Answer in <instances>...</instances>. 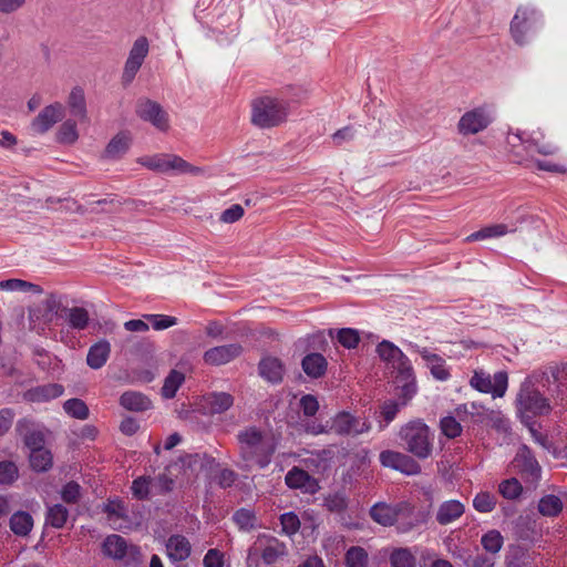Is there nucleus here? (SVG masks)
I'll return each mask as SVG.
<instances>
[{"mask_svg":"<svg viewBox=\"0 0 567 567\" xmlns=\"http://www.w3.org/2000/svg\"><path fill=\"white\" fill-rule=\"evenodd\" d=\"M177 297H184L189 299H195L199 301H208L212 298V295L203 289H186L176 291L173 293Z\"/></svg>","mask_w":567,"mask_h":567,"instance_id":"obj_62","label":"nucleus"},{"mask_svg":"<svg viewBox=\"0 0 567 567\" xmlns=\"http://www.w3.org/2000/svg\"><path fill=\"white\" fill-rule=\"evenodd\" d=\"M78 138L76 123L71 120L63 122L56 132V141L60 144L71 145L74 144Z\"/></svg>","mask_w":567,"mask_h":567,"instance_id":"obj_36","label":"nucleus"},{"mask_svg":"<svg viewBox=\"0 0 567 567\" xmlns=\"http://www.w3.org/2000/svg\"><path fill=\"white\" fill-rule=\"evenodd\" d=\"M176 162H177V164H176L175 172L178 174H189L193 176H200L205 173V169L203 167L195 166V165L188 163L187 161H185L184 158H182L181 156H178Z\"/></svg>","mask_w":567,"mask_h":567,"instance_id":"obj_56","label":"nucleus"},{"mask_svg":"<svg viewBox=\"0 0 567 567\" xmlns=\"http://www.w3.org/2000/svg\"><path fill=\"white\" fill-rule=\"evenodd\" d=\"M492 121L489 110L486 106H478L465 112L461 116L457 123V131L464 136L474 135L487 128Z\"/></svg>","mask_w":567,"mask_h":567,"instance_id":"obj_5","label":"nucleus"},{"mask_svg":"<svg viewBox=\"0 0 567 567\" xmlns=\"http://www.w3.org/2000/svg\"><path fill=\"white\" fill-rule=\"evenodd\" d=\"M496 497L488 492L478 493L474 501L473 506L481 513H489L495 508Z\"/></svg>","mask_w":567,"mask_h":567,"instance_id":"obj_42","label":"nucleus"},{"mask_svg":"<svg viewBox=\"0 0 567 567\" xmlns=\"http://www.w3.org/2000/svg\"><path fill=\"white\" fill-rule=\"evenodd\" d=\"M64 116L61 103H53L45 106L32 121L31 130L37 134L47 133L55 123Z\"/></svg>","mask_w":567,"mask_h":567,"instance_id":"obj_12","label":"nucleus"},{"mask_svg":"<svg viewBox=\"0 0 567 567\" xmlns=\"http://www.w3.org/2000/svg\"><path fill=\"white\" fill-rule=\"evenodd\" d=\"M442 433L449 439H455L462 433V425L454 416H445L440 422Z\"/></svg>","mask_w":567,"mask_h":567,"instance_id":"obj_46","label":"nucleus"},{"mask_svg":"<svg viewBox=\"0 0 567 567\" xmlns=\"http://www.w3.org/2000/svg\"><path fill=\"white\" fill-rule=\"evenodd\" d=\"M80 485L71 481L62 489V499L66 503L75 504L80 498Z\"/></svg>","mask_w":567,"mask_h":567,"instance_id":"obj_57","label":"nucleus"},{"mask_svg":"<svg viewBox=\"0 0 567 567\" xmlns=\"http://www.w3.org/2000/svg\"><path fill=\"white\" fill-rule=\"evenodd\" d=\"M288 103L270 95L258 96L251 102V123L259 128H270L284 123Z\"/></svg>","mask_w":567,"mask_h":567,"instance_id":"obj_1","label":"nucleus"},{"mask_svg":"<svg viewBox=\"0 0 567 567\" xmlns=\"http://www.w3.org/2000/svg\"><path fill=\"white\" fill-rule=\"evenodd\" d=\"M184 373L177 370H171L168 375L164 380L161 393L165 399H173L176 395L177 390L184 383Z\"/></svg>","mask_w":567,"mask_h":567,"instance_id":"obj_32","label":"nucleus"},{"mask_svg":"<svg viewBox=\"0 0 567 567\" xmlns=\"http://www.w3.org/2000/svg\"><path fill=\"white\" fill-rule=\"evenodd\" d=\"M515 464L519 467L522 474L537 480L540 475V466L527 445H523L515 457Z\"/></svg>","mask_w":567,"mask_h":567,"instance_id":"obj_15","label":"nucleus"},{"mask_svg":"<svg viewBox=\"0 0 567 567\" xmlns=\"http://www.w3.org/2000/svg\"><path fill=\"white\" fill-rule=\"evenodd\" d=\"M380 462L383 466L400 471L406 475H415L421 472L420 464L410 455L394 451H383L380 454Z\"/></svg>","mask_w":567,"mask_h":567,"instance_id":"obj_10","label":"nucleus"},{"mask_svg":"<svg viewBox=\"0 0 567 567\" xmlns=\"http://www.w3.org/2000/svg\"><path fill=\"white\" fill-rule=\"evenodd\" d=\"M16 432L22 437L23 444L30 452L44 447L45 435L35 427L32 421L28 419L19 420L16 425Z\"/></svg>","mask_w":567,"mask_h":567,"instance_id":"obj_13","label":"nucleus"},{"mask_svg":"<svg viewBox=\"0 0 567 567\" xmlns=\"http://www.w3.org/2000/svg\"><path fill=\"white\" fill-rule=\"evenodd\" d=\"M30 466L34 472H48L53 465V455L50 450L42 447L30 452Z\"/></svg>","mask_w":567,"mask_h":567,"instance_id":"obj_27","label":"nucleus"},{"mask_svg":"<svg viewBox=\"0 0 567 567\" xmlns=\"http://www.w3.org/2000/svg\"><path fill=\"white\" fill-rule=\"evenodd\" d=\"M120 404L128 411L144 412L152 408L148 396L136 391H126L120 398Z\"/></svg>","mask_w":567,"mask_h":567,"instance_id":"obj_21","label":"nucleus"},{"mask_svg":"<svg viewBox=\"0 0 567 567\" xmlns=\"http://www.w3.org/2000/svg\"><path fill=\"white\" fill-rule=\"evenodd\" d=\"M286 554V546L282 543H277L276 546L269 545L267 546L261 554V558L265 564L271 565L277 561V559Z\"/></svg>","mask_w":567,"mask_h":567,"instance_id":"obj_50","label":"nucleus"},{"mask_svg":"<svg viewBox=\"0 0 567 567\" xmlns=\"http://www.w3.org/2000/svg\"><path fill=\"white\" fill-rule=\"evenodd\" d=\"M331 138L336 146H341L344 142H349L354 138V128L350 125L344 126L333 133Z\"/></svg>","mask_w":567,"mask_h":567,"instance_id":"obj_59","label":"nucleus"},{"mask_svg":"<svg viewBox=\"0 0 567 567\" xmlns=\"http://www.w3.org/2000/svg\"><path fill=\"white\" fill-rule=\"evenodd\" d=\"M205 567H224L223 554L215 548L209 549L204 557Z\"/></svg>","mask_w":567,"mask_h":567,"instance_id":"obj_64","label":"nucleus"},{"mask_svg":"<svg viewBox=\"0 0 567 567\" xmlns=\"http://www.w3.org/2000/svg\"><path fill=\"white\" fill-rule=\"evenodd\" d=\"M234 519L240 528L250 529L255 526L256 517L252 512L241 508L235 513Z\"/></svg>","mask_w":567,"mask_h":567,"instance_id":"obj_53","label":"nucleus"},{"mask_svg":"<svg viewBox=\"0 0 567 567\" xmlns=\"http://www.w3.org/2000/svg\"><path fill=\"white\" fill-rule=\"evenodd\" d=\"M111 352V346L110 342L106 340H101L93 344L87 353L86 357V363L92 369H100L102 368L105 362L107 361V358Z\"/></svg>","mask_w":567,"mask_h":567,"instance_id":"obj_23","label":"nucleus"},{"mask_svg":"<svg viewBox=\"0 0 567 567\" xmlns=\"http://www.w3.org/2000/svg\"><path fill=\"white\" fill-rule=\"evenodd\" d=\"M330 338H337L339 343L347 349H353L360 342V334L355 329L342 328L339 330L330 329L328 331Z\"/></svg>","mask_w":567,"mask_h":567,"instance_id":"obj_31","label":"nucleus"},{"mask_svg":"<svg viewBox=\"0 0 567 567\" xmlns=\"http://www.w3.org/2000/svg\"><path fill=\"white\" fill-rule=\"evenodd\" d=\"M145 318L153 320V327L155 330H162L176 324V318L161 315H150Z\"/></svg>","mask_w":567,"mask_h":567,"instance_id":"obj_63","label":"nucleus"},{"mask_svg":"<svg viewBox=\"0 0 567 567\" xmlns=\"http://www.w3.org/2000/svg\"><path fill=\"white\" fill-rule=\"evenodd\" d=\"M33 526V519L27 512H17L10 518V528L18 536H27Z\"/></svg>","mask_w":567,"mask_h":567,"instance_id":"obj_30","label":"nucleus"},{"mask_svg":"<svg viewBox=\"0 0 567 567\" xmlns=\"http://www.w3.org/2000/svg\"><path fill=\"white\" fill-rule=\"evenodd\" d=\"M395 382L398 383V388H401V405H405L416 390L412 368H404L401 371V378H395Z\"/></svg>","mask_w":567,"mask_h":567,"instance_id":"obj_29","label":"nucleus"},{"mask_svg":"<svg viewBox=\"0 0 567 567\" xmlns=\"http://www.w3.org/2000/svg\"><path fill=\"white\" fill-rule=\"evenodd\" d=\"M390 560L392 567H415L414 556L405 548L395 549Z\"/></svg>","mask_w":567,"mask_h":567,"instance_id":"obj_41","label":"nucleus"},{"mask_svg":"<svg viewBox=\"0 0 567 567\" xmlns=\"http://www.w3.org/2000/svg\"><path fill=\"white\" fill-rule=\"evenodd\" d=\"M286 483L291 488H305L308 492H315L316 480L306 471L297 467L288 472Z\"/></svg>","mask_w":567,"mask_h":567,"instance_id":"obj_25","label":"nucleus"},{"mask_svg":"<svg viewBox=\"0 0 567 567\" xmlns=\"http://www.w3.org/2000/svg\"><path fill=\"white\" fill-rule=\"evenodd\" d=\"M244 213L245 210L241 205L234 204L221 213L219 220L225 224H233L238 221L244 216Z\"/></svg>","mask_w":567,"mask_h":567,"instance_id":"obj_52","label":"nucleus"},{"mask_svg":"<svg viewBox=\"0 0 567 567\" xmlns=\"http://www.w3.org/2000/svg\"><path fill=\"white\" fill-rule=\"evenodd\" d=\"M464 513V505L458 501L444 502L436 514V519L440 524L446 525L452 520L461 517Z\"/></svg>","mask_w":567,"mask_h":567,"instance_id":"obj_26","label":"nucleus"},{"mask_svg":"<svg viewBox=\"0 0 567 567\" xmlns=\"http://www.w3.org/2000/svg\"><path fill=\"white\" fill-rule=\"evenodd\" d=\"M178 156L175 154H157L140 158V163L146 168L157 173H168L176 169Z\"/></svg>","mask_w":567,"mask_h":567,"instance_id":"obj_16","label":"nucleus"},{"mask_svg":"<svg viewBox=\"0 0 567 567\" xmlns=\"http://www.w3.org/2000/svg\"><path fill=\"white\" fill-rule=\"evenodd\" d=\"M18 478V467L13 462H0V484H12Z\"/></svg>","mask_w":567,"mask_h":567,"instance_id":"obj_48","label":"nucleus"},{"mask_svg":"<svg viewBox=\"0 0 567 567\" xmlns=\"http://www.w3.org/2000/svg\"><path fill=\"white\" fill-rule=\"evenodd\" d=\"M537 22V13L533 8L519 7L511 22V34L518 45L527 42V33L533 30Z\"/></svg>","mask_w":567,"mask_h":567,"instance_id":"obj_7","label":"nucleus"},{"mask_svg":"<svg viewBox=\"0 0 567 567\" xmlns=\"http://www.w3.org/2000/svg\"><path fill=\"white\" fill-rule=\"evenodd\" d=\"M508 233V227L505 224H496L492 226L484 227L470 236L466 237V241H476L484 240L487 238H494L504 236Z\"/></svg>","mask_w":567,"mask_h":567,"instance_id":"obj_34","label":"nucleus"},{"mask_svg":"<svg viewBox=\"0 0 567 567\" xmlns=\"http://www.w3.org/2000/svg\"><path fill=\"white\" fill-rule=\"evenodd\" d=\"M190 549L189 542L182 535H172L166 543L167 555L173 561H182L188 558Z\"/></svg>","mask_w":567,"mask_h":567,"instance_id":"obj_19","label":"nucleus"},{"mask_svg":"<svg viewBox=\"0 0 567 567\" xmlns=\"http://www.w3.org/2000/svg\"><path fill=\"white\" fill-rule=\"evenodd\" d=\"M63 393V386L58 383H49L32 388L24 393V399L29 402H45L55 399Z\"/></svg>","mask_w":567,"mask_h":567,"instance_id":"obj_18","label":"nucleus"},{"mask_svg":"<svg viewBox=\"0 0 567 567\" xmlns=\"http://www.w3.org/2000/svg\"><path fill=\"white\" fill-rule=\"evenodd\" d=\"M204 401L210 414H220L233 406L234 396L227 392H213L207 394Z\"/></svg>","mask_w":567,"mask_h":567,"instance_id":"obj_22","label":"nucleus"},{"mask_svg":"<svg viewBox=\"0 0 567 567\" xmlns=\"http://www.w3.org/2000/svg\"><path fill=\"white\" fill-rule=\"evenodd\" d=\"M538 511L544 516H557L563 511V502L556 495H546L540 498Z\"/></svg>","mask_w":567,"mask_h":567,"instance_id":"obj_35","label":"nucleus"},{"mask_svg":"<svg viewBox=\"0 0 567 567\" xmlns=\"http://www.w3.org/2000/svg\"><path fill=\"white\" fill-rule=\"evenodd\" d=\"M280 522L282 525V530L289 535H292L298 532L300 528V520L298 516L293 513L282 514L280 517Z\"/></svg>","mask_w":567,"mask_h":567,"instance_id":"obj_54","label":"nucleus"},{"mask_svg":"<svg viewBox=\"0 0 567 567\" xmlns=\"http://www.w3.org/2000/svg\"><path fill=\"white\" fill-rule=\"evenodd\" d=\"M507 388V373L497 372L494 375V383H492V393L494 396H503Z\"/></svg>","mask_w":567,"mask_h":567,"instance_id":"obj_60","label":"nucleus"},{"mask_svg":"<svg viewBox=\"0 0 567 567\" xmlns=\"http://www.w3.org/2000/svg\"><path fill=\"white\" fill-rule=\"evenodd\" d=\"M412 511L413 507L408 503H399L395 506H391L381 502L371 507L370 516L382 526H392L400 516H410Z\"/></svg>","mask_w":567,"mask_h":567,"instance_id":"obj_8","label":"nucleus"},{"mask_svg":"<svg viewBox=\"0 0 567 567\" xmlns=\"http://www.w3.org/2000/svg\"><path fill=\"white\" fill-rule=\"evenodd\" d=\"M240 456L244 461L255 462L259 466H266L274 453L264 433L255 426L248 427L237 435Z\"/></svg>","mask_w":567,"mask_h":567,"instance_id":"obj_2","label":"nucleus"},{"mask_svg":"<svg viewBox=\"0 0 567 567\" xmlns=\"http://www.w3.org/2000/svg\"><path fill=\"white\" fill-rule=\"evenodd\" d=\"M498 491L503 495V497H505L507 499H515L522 494L523 486L518 482V480L513 477V478L503 481L499 484Z\"/></svg>","mask_w":567,"mask_h":567,"instance_id":"obj_43","label":"nucleus"},{"mask_svg":"<svg viewBox=\"0 0 567 567\" xmlns=\"http://www.w3.org/2000/svg\"><path fill=\"white\" fill-rule=\"evenodd\" d=\"M471 385L480 392L489 393L492 392V380L489 377H485L483 372H475L471 379Z\"/></svg>","mask_w":567,"mask_h":567,"instance_id":"obj_55","label":"nucleus"},{"mask_svg":"<svg viewBox=\"0 0 567 567\" xmlns=\"http://www.w3.org/2000/svg\"><path fill=\"white\" fill-rule=\"evenodd\" d=\"M259 374L271 383H280L285 368L282 362L275 357H266L258 364Z\"/></svg>","mask_w":567,"mask_h":567,"instance_id":"obj_17","label":"nucleus"},{"mask_svg":"<svg viewBox=\"0 0 567 567\" xmlns=\"http://www.w3.org/2000/svg\"><path fill=\"white\" fill-rule=\"evenodd\" d=\"M89 323V313L84 308L74 307L70 310V324L75 329H84Z\"/></svg>","mask_w":567,"mask_h":567,"instance_id":"obj_51","label":"nucleus"},{"mask_svg":"<svg viewBox=\"0 0 567 567\" xmlns=\"http://www.w3.org/2000/svg\"><path fill=\"white\" fill-rule=\"evenodd\" d=\"M368 427L347 412L339 413L332 422L331 430L341 435L360 434Z\"/></svg>","mask_w":567,"mask_h":567,"instance_id":"obj_14","label":"nucleus"},{"mask_svg":"<svg viewBox=\"0 0 567 567\" xmlns=\"http://www.w3.org/2000/svg\"><path fill=\"white\" fill-rule=\"evenodd\" d=\"M301 367L308 377L319 379L326 374L328 362L321 353L313 352L302 359Z\"/></svg>","mask_w":567,"mask_h":567,"instance_id":"obj_20","label":"nucleus"},{"mask_svg":"<svg viewBox=\"0 0 567 567\" xmlns=\"http://www.w3.org/2000/svg\"><path fill=\"white\" fill-rule=\"evenodd\" d=\"M152 478L150 476H141L133 481L132 493L137 499H146L150 494V484Z\"/></svg>","mask_w":567,"mask_h":567,"instance_id":"obj_49","label":"nucleus"},{"mask_svg":"<svg viewBox=\"0 0 567 567\" xmlns=\"http://www.w3.org/2000/svg\"><path fill=\"white\" fill-rule=\"evenodd\" d=\"M380 358L385 361H395V359H404L403 352L389 341H382L377 347Z\"/></svg>","mask_w":567,"mask_h":567,"instance_id":"obj_44","label":"nucleus"},{"mask_svg":"<svg viewBox=\"0 0 567 567\" xmlns=\"http://www.w3.org/2000/svg\"><path fill=\"white\" fill-rule=\"evenodd\" d=\"M482 546L486 551L496 554L501 550L503 545V536L498 530H489L482 537Z\"/></svg>","mask_w":567,"mask_h":567,"instance_id":"obj_40","label":"nucleus"},{"mask_svg":"<svg viewBox=\"0 0 567 567\" xmlns=\"http://www.w3.org/2000/svg\"><path fill=\"white\" fill-rule=\"evenodd\" d=\"M103 551L114 559H122L126 555L127 544L122 536L110 535L103 543Z\"/></svg>","mask_w":567,"mask_h":567,"instance_id":"obj_28","label":"nucleus"},{"mask_svg":"<svg viewBox=\"0 0 567 567\" xmlns=\"http://www.w3.org/2000/svg\"><path fill=\"white\" fill-rule=\"evenodd\" d=\"M300 406L306 416H313L319 410V402L312 394H306L300 399Z\"/></svg>","mask_w":567,"mask_h":567,"instance_id":"obj_58","label":"nucleus"},{"mask_svg":"<svg viewBox=\"0 0 567 567\" xmlns=\"http://www.w3.org/2000/svg\"><path fill=\"white\" fill-rule=\"evenodd\" d=\"M68 517V509L63 505L56 504L49 508L47 515V523L54 528H62L66 523Z\"/></svg>","mask_w":567,"mask_h":567,"instance_id":"obj_38","label":"nucleus"},{"mask_svg":"<svg viewBox=\"0 0 567 567\" xmlns=\"http://www.w3.org/2000/svg\"><path fill=\"white\" fill-rule=\"evenodd\" d=\"M517 403L520 412H528L533 415H544L550 411L547 399L539 391L529 386L520 390Z\"/></svg>","mask_w":567,"mask_h":567,"instance_id":"obj_9","label":"nucleus"},{"mask_svg":"<svg viewBox=\"0 0 567 567\" xmlns=\"http://www.w3.org/2000/svg\"><path fill=\"white\" fill-rule=\"evenodd\" d=\"M28 0H0V14H12L21 10Z\"/></svg>","mask_w":567,"mask_h":567,"instance_id":"obj_61","label":"nucleus"},{"mask_svg":"<svg viewBox=\"0 0 567 567\" xmlns=\"http://www.w3.org/2000/svg\"><path fill=\"white\" fill-rule=\"evenodd\" d=\"M368 555L361 547H351L346 554L348 567H367Z\"/></svg>","mask_w":567,"mask_h":567,"instance_id":"obj_45","label":"nucleus"},{"mask_svg":"<svg viewBox=\"0 0 567 567\" xmlns=\"http://www.w3.org/2000/svg\"><path fill=\"white\" fill-rule=\"evenodd\" d=\"M131 141L128 132L117 133L106 145L104 156L113 159L121 157L130 148Z\"/></svg>","mask_w":567,"mask_h":567,"instance_id":"obj_24","label":"nucleus"},{"mask_svg":"<svg viewBox=\"0 0 567 567\" xmlns=\"http://www.w3.org/2000/svg\"><path fill=\"white\" fill-rule=\"evenodd\" d=\"M244 348L240 343L217 346L204 352L203 360L208 365H223L241 355Z\"/></svg>","mask_w":567,"mask_h":567,"instance_id":"obj_11","label":"nucleus"},{"mask_svg":"<svg viewBox=\"0 0 567 567\" xmlns=\"http://www.w3.org/2000/svg\"><path fill=\"white\" fill-rule=\"evenodd\" d=\"M148 51L150 42L146 37L141 35L133 42L121 75V81L124 86H127L133 82L137 72L142 68Z\"/></svg>","mask_w":567,"mask_h":567,"instance_id":"obj_4","label":"nucleus"},{"mask_svg":"<svg viewBox=\"0 0 567 567\" xmlns=\"http://www.w3.org/2000/svg\"><path fill=\"white\" fill-rule=\"evenodd\" d=\"M63 410L70 416L78 420H86L89 417L90 411L86 403L81 399H70L63 403Z\"/></svg>","mask_w":567,"mask_h":567,"instance_id":"obj_37","label":"nucleus"},{"mask_svg":"<svg viewBox=\"0 0 567 567\" xmlns=\"http://www.w3.org/2000/svg\"><path fill=\"white\" fill-rule=\"evenodd\" d=\"M324 506L331 513H342L348 506L347 498L341 493L329 494L324 498Z\"/></svg>","mask_w":567,"mask_h":567,"instance_id":"obj_47","label":"nucleus"},{"mask_svg":"<svg viewBox=\"0 0 567 567\" xmlns=\"http://www.w3.org/2000/svg\"><path fill=\"white\" fill-rule=\"evenodd\" d=\"M429 433V426L419 420L410 422L400 431L406 450L419 458H426L431 455L433 445Z\"/></svg>","mask_w":567,"mask_h":567,"instance_id":"obj_3","label":"nucleus"},{"mask_svg":"<svg viewBox=\"0 0 567 567\" xmlns=\"http://www.w3.org/2000/svg\"><path fill=\"white\" fill-rule=\"evenodd\" d=\"M68 104L70 106L71 113L79 117L80 120L86 118V105H85V97L84 92L80 87H74L70 95Z\"/></svg>","mask_w":567,"mask_h":567,"instance_id":"obj_33","label":"nucleus"},{"mask_svg":"<svg viewBox=\"0 0 567 567\" xmlns=\"http://www.w3.org/2000/svg\"><path fill=\"white\" fill-rule=\"evenodd\" d=\"M135 112L141 120L150 122L162 132H166L169 128L168 114L156 101L140 99L136 103Z\"/></svg>","mask_w":567,"mask_h":567,"instance_id":"obj_6","label":"nucleus"},{"mask_svg":"<svg viewBox=\"0 0 567 567\" xmlns=\"http://www.w3.org/2000/svg\"><path fill=\"white\" fill-rule=\"evenodd\" d=\"M506 567H532L527 553L520 547H514L505 559Z\"/></svg>","mask_w":567,"mask_h":567,"instance_id":"obj_39","label":"nucleus"}]
</instances>
